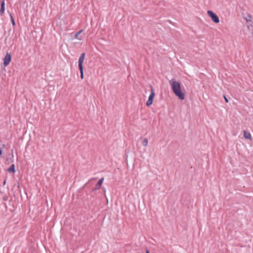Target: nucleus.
Returning a JSON list of instances; mask_svg holds the SVG:
<instances>
[{
    "instance_id": "nucleus-14",
    "label": "nucleus",
    "mask_w": 253,
    "mask_h": 253,
    "mask_svg": "<svg viewBox=\"0 0 253 253\" xmlns=\"http://www.w3.org/2000/svg\"><path fill=\"white\" fill-rule=\"evenodd\" d=\"M153 101L152 100H151L150 99H148V100L146 102V105L148 106H150L152 104Z\"/></svg>"
},
{
    "instance_id": "nucleus-13",
    "label": "nucleus",
    "mask_w": 253,
    "mask_h": 253,
    "mask_svg": "<svg viewBox=\"0 0 253 253\" xmlns=\"http://www.w3.org/2000/svg\"><path fill=\"white\" fill-rule=\"evenodd\" d=\"M10 20H11V23L12 24V25L13 26H15V22L14 18H13V17L12 16V14L11 13H10Z\"/></svg>"
},
{
    "instance_id": "nucleus-10",
    "label": "nucleus",
    "mask_w": 253,
    "mask_h": 253,
    "mask_svg": "<svg viewBox=\"0 0 253 253\" xmlns=\"http://www.w3.org/2000/svg\"><path fill=\"white\" fill-rule=\"evenodd\" d=\"M83 31V30L82 29L81 30H80L79 31H78L77 33H76L74 36V38L75 39H78L79 40H81V38H79V36L81 34V33H82V32Z\"/></svg>"
},
{
    "instance_id": "nucleus-8",
    "label": "nucleus",
    "mask_w": 253,
    "mask_h": 253,
    "mask_svg": "<svg viewBox=\"0 0 253 253\" xmlns=\"http://www.w3.org/2000/svg\"><path fill=\"white\" fill-rule=\"evenodd\" d=\"M7 170L9 172L14 173L15 172V165L14 164H12L10 167L8 168Z\"/></svg>"
},
{
    "instance_id": "nucleus-1",
    "label": "nucleus",
    "mask_w": 253,
    "mask_h": 253,
    "mask_svg": "<svg viewBox=\"0 0 253 253\" xmlns=\"http://www.w3.org/2000/svg\"><path fill=\"white\" fill-rule=\"evenodd\" d=\"M172 90L174 94L180 100L185 99V93L181 90V83L174 79L169 81Z\"/></svg>"
},
{
    "instance_id": "nucleus-15",
    "label": "nucleus",
    "mask_w": 253,
    "mask_h": 253,
    "mask_svg": "<svg viewBox=\"0 0 253 253\" xmlns=\"http://www.w3.org/2000/svg\"><path fill=\"white\" fill-rule=\"evenodd\" d=\"M246 21L248 22L249 21H251V16L249 15L248 17L246 18Z\"/></svg>"
},
{
    "instance_id": "nucleus-6",
    "label": "nucleus",
    "mask_w": 253,
    "mask_h": 253,
    "mask_svg": "<svg viewBox=\"0 0 253 253\" xmlns=\"http://www.w3.org/2000/svg\"><path fill=\"white\" fill-rule=\"evenodd\" d=\"M0 15L2 16L4 13L5 11V1L4 0H0Z\"/></svg>"
},
{
    "instance_id": "nucleus-17",
    "label": "nucleus",
    "mask_w": 253,
    "mask_h": 253,
    "mask_svg": "<svg viewBox=\"0 0 253 253\" xmlns=\"http://www.w3.org/2000/svg\"><path fill=\"white\" fill-rule=\"evenodd\" d=\"M2 150H1V149L0 148V156L2 155Z\"/></svg>"
},
{
    "instance_id": "nucleus-19",
    "label": "nucleus",
    "mask_w": 253,
    "mask_h": 253,
    "mask_svg": "<svg viewBox=\"0 0 253 253\" xmlns=\"http://www.w3.org/2000/svg\"><path fill=\"white\" fill-rule=\"evenodd\" d=\"M146 253H150V252L148 250H147L146 251Z\"/></svg>"
},
{
    "instance_id": "nucleus-4",
    "label": "nucleus",
    "mask_w": 253,
    "mask_h": 253,
    "mask_svg": "<svg viewBox=\"0 0 253 253\" xmlns=\"http://www.w3.org/2000/svg\"><path fill=\"white\" fill-rule=\"evenodd\" d=\"M85 56V53L84 52H83L81 54V55L79 57V61H78L79 68H83V64L84 63Z\"/></svg>"
},
{
    "instance_id": "nucleus-18",
    "label": "nucleus",
    "mask_w": 253,
    "mask_h": 253,
    "mask_svg": "<svg viewBox=\"0 0 253 253\" xmlns=\"http://www.w3.org/2000/svg\"><path fill=\"white\" fill-rule=\"evenodd\" d=\"M6 184V179H5L3 182V185H4Z\"/></svg>"
},
{
    "instance_id": "nucleus-9",
    "label": "nucleus",
    "mask_w": 253,
    "mask_h": 253,
    "mask_svg": "<svg viewBox=\"0 0 253 253\" xmlns=\"http://www.w3.org/2000/svg\"><path fill=\"white\" fill-rule=\"evenodd\" d=\"M244 136L246 139H251V134L250 132H247L245 130L244 131Z\"/></svg>"
},
{
    "instance_id": "nucleus-12",
    "label": "nucleus",
    "mask_w": 253,
    "mask_h": 253,
    "mask_svg": "<svg viewBox=\"0 0 253 253\" xmlns=\"http://www.w3.org/2000/svg\"><path fill=\"white\" fill-rule=\"evenodd\" d=\"M80 72V76L82 79H84V69L82 68H79Z\"/></svg>"
},
{
    "instance_id": "nucleus-2",
    "label": "nucleus",
    "mask_w": 253,
    "mask_h": 253,
    "mask_svg": "<svg viewBox=\"0 0 253 253\" xmlns=\"http://www.w3.org/2000/svg\"><path fill=\"white\" fill-rule=\"evenodd\" d=\"M208 14L209 16L211 17V20L214 22L215 23H218L219 22V19L218 17V16L212 11L211 10H208Z\"/></svg>"
},
{
    "instance_id": "nucleus-3",
    "label": "nucleus",
    "mask_w": 253,
    "mask_h": 253,
    "mask_svg": "<svg viewBox=\"0 0 253 253\" xmlns=\"http://www.w3.org/2000/svg\"><path fill=\"white\" fill-rule=\"evenodd\" d=\"M11 60V55L10 53L7 52L3 58V65L5 67L8 66Z\"/></svg>"
},
{
    "instance_id": "nucleus-5",
    "label": "nucleus",
    "mask_w": 253,
    "mask_h": 253,
    "mask_svg": "<svg viewBox=\"0 0 253 253\" xmlns=\"http://www.w3.org/2000/svg\"><path fill=\"white\" fill-rule=\"evenodd\" d=\"M104 181V178L102 177L99 180L98 182L95 184V187L92 188V191H95L100 189L101 185L102 184Z\"/></svg>"
},
{
    "instance_id": "nucleus-11",
    "label": "nucleus",
    "mask_w": 253,
    "mask_h": 253,
    "mask_svg": "<svg viewBox=\"0 0 253 253\" xmlns=\"http://www.w3.org/2000/svg\"><path fill=\"white\" fill-rule=\"evenodd\" d=\"M148 139L146 138H143L142 141V144L144 146H146L148 144Z\"/></svg>"
},
{
    "instance_id": "nucleus-16",
    "label": "nucleus",
    "mask_w": 253,
    "mask_h": 253,
    "mask_svg": "<svg viewBox=\"0 0 253 253\" xmlns=\"http://www.w3.org/2000/svg\"><path fill=\"white\" fill-rule=\"evenodd\" d=\"M223 97H224V99L225 100V101L226 103L228 102V99H227V98L224 95H223Z\"/></svg>"
},
{
    "instance_id": "nucleus-7",
    "label": "nucleus",
    "mask_w": 253,
    "mask_h": 253,
    "mask_svg": "<svg viewBox=\"0 0 253 253\" xmlns=\"http://www.w3.org/2000/svg\"><path fill=\"white\" fill-rule=\"evenodd\" d=\"M151 88V93L148 97V99H150L153 101V99L154 98V96L155 95V93L154 90V89L153 88V86L152 85H150Z\"/></svg>"
}]
</instances>
